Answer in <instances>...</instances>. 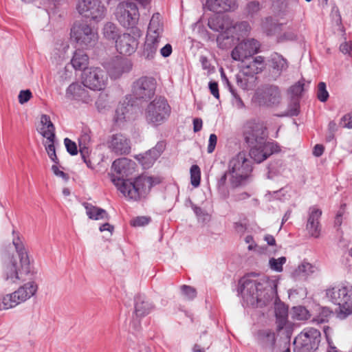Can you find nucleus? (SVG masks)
Returning a JSON list of instances; mask_svg holds the SVG:
<instances>
[{"instance_id":"11","label":"nucleus","mask_w":352,"mask_h":352,"mask_svg":"<svg viewBox=\"0 0 352 352\" xmlns=\"http://www.w3.org/2000/svg\"><path fill=\"white\" fill-rule=\"evenodd\" d=\"M116 16L122 26L133 31L139 21L138 7L133 1L122 2L117 6Z\"/></svg>"},{"instance_id":"26","label":"nucleus","mask_w":352,"mask_h":352,"mask_svg":"<svg viewBox=\"0 0 352 352\" xmlns=\"http://www.w3.org/2000/svg\"><path fill=\"white\" fill-rule=\"evenodd\" d=\"M322 211L315 206L309 208V214L307 223V229L309 233L314 237L318 238L320 236V228L319 219Z\"/></svg>"},{"instance_id":"29","label":"nucleus","mask_w":352,"mask_h":352,"mask_svg":"<svg viewBox=\"0 0 352 352\" xmlns=\"http://www.w3.org/2000/svg\"><path fill=\"white\" fill-rule=\"evenodd\" d=\"M265 67L264 58L261 56H256L248 64L242 67V73L245 76H254L261 73Z\"/></svg>"},{"instance_id":"50","label":"nucleus","mask_w":352,"mask_h":352,"mask_svg":"<svg viewBox=\"0 0 352 352\" xmlns=\"http://www.w3.org/2000/svg\"><path fill=\"white\" fill-rule=\"evenodd\" d=\"M304 82L302 81H298L290 87L289 91L293 96L298 97L304 91Z\"/></svg>"},{"instance_id":"49","label":"nucleus","mask_w":352,"mask_h":352,"mask_svg":"<svg viewBox=\"0 0 352 352\" xmlns=\"http://www.w3.org/2000/svg\"><path fill=\"white\" fill-rule=\"evenodd\" d=\"M150 221V217H147L145 216L137 217L131 221V225L134 227L144 226L148 224Z\"/></svg>"},{"instance_id":"5","label":"nucleus","mask_w":352,"mask_h":352,"mask_svg":"<svg viewBox=\"0 0 352 352\" xmlns=\"http://www.w3.org/2000/svg\"><path fill=\"white\" fill-rule=\"evenodd\" d=\"M326 297L338 306L337 316L340 319H345L352 314V298L349 289L344 285L330 287L325 290Z\"/></svg>"},{"instance_id":"46","label":"nucleus","mask_w":352,"mask_h":352,"mask_svg":"<svg viewBox=\"0 0 352 352\" xmlns=\"http://www.w3.org/2000/svg\"><path fill=\"white\" fill-rule=\"evenodd\" d=\"M317 98L320 102H326L329 98V93L326 89V84L320 82L318 85Z\"/></svg>"},{"instance_id":"52","label":"nucleus","mask_w":352,"mask_h":352,"mask_svg":"<svg viewBox=\"0 0 352 352\" xmlns=\"http://www.w3.org/2000/svg\"><path fill=\"white\" fill-rule=\"evenodd\" d=\"M182 294L188 299H192L196 296V290L188 285H182L181 287Z\"/></svg>"},{"instance_id":"60","label":"nucleus","mask_w":352,"mask_h":352,"mask_svg":"<svg viewBox=\"0 0 352 352\" xmlns=\"http://www.w3.org/2000/svg\"><path fill=\"white\" fill-rule=\"evenodd\" d=\"M128 109L127 107H118L117 109H116V122H118V120H121L122 119H125L126 118V112L128 111Z\"/></svg>"},{"instance_id":"37","label":"nucleus","mask_w":352,"mask_h":352,"mask_svg":"<svg viewBox=\"0 0 352 352\" xmlns=\"http://www.w3.org/2000/svg\"><path fill=\"white\" fill-rule=\"evenodd\" d=\"M103 35L108 40H116L119 36L118 28L114 23L108 22L103 28Z\"/></svg>"},{"instance_id":"58","label":"nucleus","mask_w":352,"mask_h":352,"mask_svg":"<svg viewBox=\"0 0 352 352\" xmlns=\"http://www.w3.org/2000/svg\"><path fill=\"white\" fill-rule=\"evenodd\" d=\"M340 124L344 127L352 129V113H348L343 116Z\"/></svg>"},{"instance_id":"56","label":"nucleus","mask_w":352,"mask_h":352,"mask_svg":"<svg viewBox=\"0 0 352 352\" xmlns=\"http://www.w3.org/2000/svg\"><path fill=\"white\" fill-rule=\"evenodd\" d=\"M162 35L159 34H146V42L154 44L159 47V43L160 42Z\"/></svg>"},{"instance_id":"34","label":"nucleus","mask_w":352,"mask_h":352,"mask_svg":"<svg viewBox=\"0 0 352 352\" xmlns=\"http://www.w3.org/2000/svg\"><path fill=\"white\" fill-rule=\"evenodd\" d=\"M164 31L161 15L159 13L154 14L150 21L147 34L162 35Z\"/></svg>"},{"instance_id":"53","label":"nucleus","mask_w":352,"mask_h":352,"mask_svg":"<svg viewBox=\"0 0 352 352\" xmlns=\"http://www.w3.org/2000/svg\"><path fill=\"white\" fill-rule=\"evenodd\" d=\"M32 92L29 89L22 90L19 94V102L23 104L27 102L32 98Z\"/></svg>"},{"instance_id":"44","label":"nucleus","mask_w":352,"mask_h":352,"mask_svg":"<svg viewBox=\"0 0 352 352\" xmlns=\"http://www.w3.org/2000/svg\"><path fill=\"white\" fill-rule=\"evenodd\" d=\"M226 83L229 87V89L232 94V104L233 107L236 108L237 109H244L245 104H244L243 100L239 97V96L237 95L236 93L234 91V89H232L228 80V79H226Z\"/></svg>"},{"instance_id":"27","label":"nucleus","mask_w":352,"mask_h":352,"mask_svg":"<svg viewBox=\"0 0 352 352\" xmlns=\"http://www.w3.org/2000/svg\"><path fill=\"white\" fill-rule=\"evenodd\" d=\"M37 131L46 140L55 139V127L47 115L41 116Z\"/></svg>"},{"instance_id":"54","label":"nucleus","mask_w":352,"mask_h":352,"mask_svg":"<svg viewBox=\"0 0 352 352\" xmlns=\"http://www.w3.org/2000/svg\"><path fill=\"white\" fill-rule=\"evenodd\" d=\"M217 142V137L215 134L212 133L210 135L209 140H208V145L207 148V151L208 153H212L216 146Z\"/></svg>"},{"instance_id":"14","label":"nucleus","mask_w":352,"mask_h":352,"mask_svg":"<svg viewBox=\"0 0 352 352\" xmlns=\"http://www.w3.org/2000/svg\"><path fill=\"white\" fill-rule=\"evenodd\" d=\"M76 10L84 17L96 22L102 20L107 12V8L100 0H78Z\"/></svg>"},{"instance_id":"30","label":"nucleus","mask_w":352,"mask_h":352,"mask_svg":"<svg viewBox=\"0 0 352 352\" xmlns=\"http://www.w3.org/2000/svg\"><path fill=\"white\" fill-rule=\"evenodd\" d=\"M91 144L90 132L83 131L78 138L79 151L85 163L89 166V161L87 160V157L89 153V146Z\"/></svg>"},{"instance_id":"36","label":"nucleus","mask_w":352,"mask_h":352,"mask_svg":"<svg viewBox=\"0 0 352 352\" xmlns=\"http://www.w3.org/2000/svg\"><path fill=\"white\" fill-rule=\"evenodd\" d=\"M262 30L268 36L274 35L280 29V25L276 24L272 17H266L261 23Z\"/></svg>"},{"instance_id":"17","label":"nucleus","mask_w":352,"mask_h":352,"mask_svg":"<svg viewBox=\"0 0 352 352\" xmlns=\"http://www.w3.org/2000/svg\"><path fill=\"white\" fill-rule=\"evenodd\" d=\"M133 34L124 33L119 35L116 40L117 51L123 55H131L134 53L138 45V39L142 36V32L138 28H135Z\"/></svg>"},{"instance_id":"47","label":"nucleus","mask_w":352,"mask_h":352,"mask_svg":"<svg viewBox=\"0 0 352 352\" xmlns=\"http://www.w3.org/2000/svg\"><path fill=\"white\" fill-rule=\"evenodd\" d=\"M137 160L140 162L144 169L149 168L155 162H151V155H148L146 152L144 154H140L136 157Z\"/></svg>"},{"instance_id":"64","label":"nucleus","mask_w":352,"mask_h":352,"mask_svg":"<svg viewBox=\"0 0 352 352\" xmlns=\"http://www.w3.org/2000/svg\"><path fill=\"white\" fill-rule=\"evenodd\" d=\"M199 61L201 63L203 69L208 70L210 69V63L208 58L205 56H201L199 57Z\"/></svg>"},{"instance_id":"2","label":"nucleus","mask_w":352,"mask_h":352,"mask_svg":"<svg viewBox=\"0 0 352 352\" xmlns=\"http://www.w3.org/2000/svg\"><path fill=\"white\" fill-rule=\"evenodd\" d=\"M252 164L245 151H240L228 162V169L217 180V188L223 198L229 196L230 188L245 184L252 171Z\"/></svg>"},{"instance_id":"1","label":"nucleus","mask_w":352,"mask_h":352,"mask_svg":"<svg viewBox=\"0 0 352 352\" xmlns=\"http://www.w3.org/2000/svg\"><path fill=\"white\" fill-rule=\"evenodd\" d=\"M117 175H112L111 180L126 198L138 201L144 198L153 185V178L141 175L134 179H126L133 175L136 168L134 161L123 157L116 160L111 166Z\"/></svg>"},{"instance_id":"55","label":"nucleus","mask_w":352,"mask_h":352,"mask_svg":"<svg viewBox=\"0 0 352 352\" xmlns=\"http://www.w3.org/2000/svg\"><path fill=\"white\" fill-rule=\"evenodd\" d=\"M247 10L249 14H254L260 10V5L258 1H252L247 5Z\"/></svg>"},{"instance_id":"8","label":"nucleus","mask_w":352,"mask_h":352,"mask_svg":"<svg viewBox=\"0 0 352 352\" xmlns=\"http://www.w3.org/2000/svg\"><path fill=\"white\" fill-rule=\"evenodd\" d=\"M171 108L164 98H157L151 102L145 109L146 122L153 126L161 125L170 116Z\"/></svg>"},{"instance_id":"6","label":"nucleus","mask_w":352,"mask_h":352,"mask_svg":"<svg viewBox=\"0 0 352 352\" xmlns=\"http://www.w3.org/2000/svg\"><path fill=\"white\" fill-rule=\"evenodd\" d=\"M38 289L35 281H29L20 286L16 291L0 298V309L15 307L35 296Z\"/></svg>"},{"instance_id":"16","label":"nucleus","mask_w":352,"mask_h":352,"mask_svg":"<svg viewBox=\"0 0 352 352\" xmlns=\"http://www.w3.org/2000/svg\"><path fill=\"white\" fill-rule=\"evenodd\" d=\"M156 82L153 78L141 77L132 85V96L138 100H150L155 94Z\"/></svg>"},{"instance_id":"62","label":"nucleus","mask_w":352,"mask_h":352,"mask_svg":"<svg viewBox=\"0 0 352 352\" xmlns=\"http://www.w3.org/2000/svg\"><path fill=\"white\" fill-rule=\"evenodd\" d=\"M173 52V48L170 44L167 43L162 48L160 49V54L164 57H168Z\"/></svg>"},{"instance_id":"31","label":"nucleus","mask_w":352,"mask_h":352,"mask_svg":"<svg viewBox=\"0 0 352 352\" xmlns=\"http://www.w3.org/2000/svg\"><path fill=\"white\" fill-rule=\"evenodd\" d=\"M82 206L86 210V214L91 219L100 220L109 219V216L105 210L93 206L91 204L84 202Z\"/></svg>"},{"instance_id":"12","label":"nucleus","mask_w":352,"mask_h":352,"mask_svg":"<svg viewBox=\"0 0 352 352\" xmlns=\"http://www.w3.org/2000/svg\"><path fill=\"white\" fill-rule=\"evenodd\" d=\"M81 79L87 88L100 91L105 88L108 76L105 69L99 67H91L83 70Z\"/></svg>"},{"instance_id":"24","label":"nucleus","mask_w":352,"mask_h":352,"mask_svg":"<svg viewBox=\"0 0 352 352\" xmlns=\"http://www.w3.org/2000/svg\"><path fill=\"white\" fill-rule=\"evenodd\" d=\"M206 8L212 12H232L238 8L236 0H207Z\"/></svg>"},{"instance_id":"28","label":"nucleus","mask_w":352,"mask_h":352,"mask_svg":"<svg viewBox=\"0 0 352 352\" xmlns=\"http://www.w3.org/2000/svg\"><path fill=\"white\" fill-rule=\"evenodd\" d=\"M154 309L153 304L144 296H137L135 299V314L142 318L149 314Z\"/></svg>"},{"instance_id":"40","label":"nucleus","mask_w":352,"mask_h":352,"mask_svg":"<svg viewBox=\"0 0 352 352\" xmlns=\"http://www.w3.org/2000/svg\"><path fill=\"white\" fill-rule=\"evenodd\" d=\"M158 47L146 41L144 43L142 56L147 60H153L157 52Z\"/></svg>"},{"instance_id":"51","label":"nucleus","mask_w":352,"mask_h":352,"mask_svg":"<svg viewBox=\"0 0 352 352\" xmlns=\"http://www.w3.org/2000/svg\"><path fill=\"white\" fill-rule=\"evenodd\" d=\"M64 144L67 151L72 155H76L78 153V148L76 144L70 139L66 138L64 140Z\"/></svg>"},{"instance_id":"10","label":"nucleus","mask_w":352,"mask_h":352,"mask_svg":"<svg viewBox=\"0 0 352 352\" xmlns=\"http://www.w3.org/2000/svg\"><path fill=\"white\" fill-rule=\"evenodd\" d=\"M321 333L314 327L305 328L294 339V352H314L320 342Z\"/></svg>"},{"instance_id":"42","label":"nucleus","mask_w":352,"mask_h":352,"mask_svg":"<svg viewBox=\"0 0 352 352\" xmlns=\"http://www.w3.org/2000/svg\"><path fill=\"white\" fill-rule=\"evenodd\" d=\"M201 171L197 165H192L190 168V183L194 187H198L200 184Z\"/></svg>"},{"instance_id":"48","label":"nucleus","mask_w":352,"mask_h":352,"mask_svg":"<svg viewBox=\"0 0 352 352\" xmlns=\"http://www.w3.org/2000/svg\"><path fill=\"white\" fill-rule=\"evenodd\" d=\"M192 208L194 212L195 213L197 217L198 218L199 221L205 222L208 221L210 220L209 214L200 207L197 206L195 204H192Z\"/></svg>"},{"instance_id":"4","label":"nucleus","mask_w":352,"mask_h":352,"mask_svg":"<svg viewBox=\"0 0 352 352\" xmlns=\"http://www.w3.org/2000/svg\"><path fill=\"white\" fill-rule=\"evenodd\" d=\"M12 243L19 255V264L13 257L9 258L3 265V278L9 283H16L19 280H25L23 274L30 272V259L28 252L20 238L19 233L12 230Z\"/></svg>"},{"instance_id":"43","label":"nucleus","mask_w":352,"mask_h":352,"mask_svg":"<svg viewBox=\"0 0 352 352\" xmlns=\"http://www.w3.org/2000/svg\"><path fill=\"white\" fill-rule=\"evenodd\" d=\"M286 257L281 256L278 258H271L269 261L270 267L277 272L283 271V265L286 263Z\"/></svg>"},{"instance_id":"45","label":"nucleus","mask_w":352,"mask_h":352,"mask_svg":"<svg viewBox=\"0 0 352 352\" xmlns=\"http://www.w3.org/2000/svg\"><path fill=\"white\" fill-rule=\"evenodd\" d=\"M314 267L311 263L303 262L298 265L295 272L298 275L307 276L314 272Z\"/></svg>"},{"instance_id":"9","label":"nucleus","mask_w":352,"mask_h":352,"mask_svg":"<svg viewBox=\"0 0 352 352\" xmlns=\"http://www.w3.org/2000/svg\"><path fill=\"white\" fill-rule=\"evenodd\" d=\"M71 38L82 48H91L96 45L98 39L97 32L87 22L76 21L71 29Z\"/></svg>"},{"instance_id":"22","label":"nucleus","mask_w":352,"mask_h":352,"mask_svg":"<svg viewBox=\"0 0 352 352\" xmlns=\"http://www.w3.org/2000/svg\"><path fill=\"white\" fill-rule=\"evenodd\" d=\"M131 69V64L129 60L122 58H116L107 64L106 71L111 78L116 79Z\"/></svg>"},{"instance_id":"7","label":"nucleus","mask_w":352,"mask_h":352,"mask_svg":"<svg viewBox=\"0 0 352 352\" xmlns=\"http://www.w3.org/2000/svg\"><path fill=\"white\" fill-rule=\"evenodd\" d=\"M239 289L243 300L252 306L262 307L269 298L266 296L263 284L256 280H243Z\"/></svg>"},{"instance_id":"32","label":"nucleus","mask_w":352,"mask_h":352,"mask_svg":"<svg viewBox=\"0 0 352 352\" xmlns=\"http://www.w3.org/2000/svg\"><path fill=\"white\" fill-rule=\"evenodd\" d=\"M270 62L271 67L277 76H280L281 72L286 70L288 67L287 60L276 52L271 54Z\"/></svg>"},{"instance_id":"21","label":"nucleus","mask_w":352,"mask_h":352,"mask_svg":"<svg viewBox=\"0 0 352 352\" xmlns=\"http://www.w3.org/2000/svg\"><path fill=\"white\" fill-rule=\"evenodd\" d=\"M82 82H73L67 88L65 96L69 100L89 103L92 100L91 97Z\"/></svg>"},{"instance_id":"39","label":"nucleus","mask_w":352,"mask_h":352,"mask_svg":"<svg viewBox=\"0 0 352 352\" xmlns=\"http://www.w3.org/2000/svg\"><path fill=\"white\" fill-rule=\"evenodd\" d=\"M166 147L165 142L163 141L159 142L157 144L151 149L146 151L148 155H151V162H155V160L161 155L162 152L164 151Z\"/></svg>"},{"instance_id":"13","label":"nucleus","mask_w":352,"mask_h":352,"mask_svg":"<svg viewBox=\"0 0 352 352\" xmlns=\"http://www.w3.org/2000/svg\"><path fill=\"white\" fill-rule=\"evenodd\" d=\"M252 100L260 107L276 106L281 100L280 91L276 85H265L256 90Z\"/></svg>"},{"instance_id":"41","label":"nucleus","mask_w":352,"mask_h":352,"mask_svg":"<svg viewBox=\"0 0 352 352\" xmlns=\"http://www.w3.org/2000/svg\"><path fill=\"white\" fill-rule=\"evenodd\" d=\"M54 140L55 139H50L49 140H46L44 142V146L45 147V150L47 153L49 157L53 161L54 163H58V159L56 154V150L54 146Z\"/></svg>"},{"instance_id":"3","label":"nucleus","mask_w":352,"mask_h":352,"mask_svg":"<svg viewBox=\"0 0 352 352\" xmlns=\"http://www.w3.org/2000/svg\"><path fill=\"white\" fill-rule=\"evenodd\" d=\"M208 25L212 30L219 32L216 41L222 50L230 47L235 40L248 36L251 30L247 21L233 23L229 17L221 16L210 17Z\"/></svg>"},{"instance_id":"25","label":"nucleus","mask_w":352,"mask_h":352,"mask_svg":"<svg viewBox=\"0 0 352 352\" xmlns=\"http://www.w3.org/2000/svg\"><path fill=\"white\" fill-rule=\"evenodd\" d=\"M258 340L263 349L269 352H274L276 336L271 329H263L258 332Z\"/></svg>"},{"instance_id":"19","label":"nucleus","mask_w":352,"mask_h":352,"mask_svg":"<svg viewBox=\"0 0 352 352\" xmlns=\"http://www.w3.org/2000/svg\"><path fill=\"white\" fill-rule=\"evenodd\" d=\"M276 331L284 332L289 336L294 329V324L288 320V307L281 302H276L274 305Z\"/></svg>"},{"instance_id":"20","label":"nucleus","mask_w":352,"mask_h":352,"mask_svg":"<svg viewBox=\"0 0 352 352\" xmlns=\"http://www.w3.org/2000/svg\"><path fill=\"white\" fill-rule=\"evenodd\" d=\"M107 145L111 153L118 155H127L131 152V141L122 133L109 136Z\"/></svg>"},{"instance_id":"61","label":"nucleus","mask_w":352,"mask_h":352,"mask_svg":"<svg viewBox=\"0 0 352 352\" xmlns=\"http://www.w3.org/2000/svg\"><path fill=\"white\" fill-rule=\"evenodd\" d=\"M208 85L211 94H212L214 98L218 99L219 98V93L217 82L210 81Z\"/></svg>"},{"instance_id":"38","label":"nucleus","mask_w":352,"mask_h":352,"mask_svg":"<svg viewBox=\"0 0 352 352\" xmlns=\"http://www.w3.org/2000/svg\"><path fill=\"white\" fill-rule=\"evenodd\" d=\"M332 316V311L327 307H321L318 315L314 318L313 321L317 324L327 322Z\"/></svg>"},{"instance_id":"63","label":"nucleus","mask_w":352,"mask_h":352,"mask_svg":"<svg viewBox=\"0 0 352 352\" xmlns=\"http://www.w3.org/2000/svg\"><path fill=\"white\" fill-rule=\"evenodd\" d=\"M285 170H286V168L282 164H280V166L278 167V168H276V166L273 164L270 165V171L273 172L274 173L284 175Z\"/></svg>"},{"instance_id":"57","label":"nucleus","mask_w":352,"mask_h":352,"mask_svg":"<svg viewBox=\"0 0 352 352\" xmlns=\"http://www.w3.org/2000/svg\"><path fill=\"white\" fill-rule=\"evenodd\" d=\"M340 50L344 54L352 56V41L344 42L340 45Z\"/></svg>"},{"instance_id":"33","label":"nucleus","mask_w":352,"mask_h":352,"mask_svg":"<svg viewBox=\"0 0 352 352\" xmlns=\"http://www.w3.org/2000/svg\"><path fill=\"white\" fill-rule=\"evenodd\" d=\"M88 56L81 50H76L71 60V63L75 69H86L88 64Z\"/></svg>"},{"instance_id":"59","label":"nucleus","mask_w":352,"mask_h":352,"mask_svg":"<svg viewBox=\"0 0 352 352\" xmlns=\"http://www.w3.org/2000/svg\"><path fill=\"white\" fill-rule=\"evenodd\" d=\"M298 104L294 102L293 107L289 109L286 112L281 114L280 116H295L298 114Z\"/></svg>"},{"instance_id":"18","label":"nucleus","mask_w":352,"mask_h":352,"mask_svg":"<svg viewBox=\"0 0 352 352\" xmlns=\"http://www.w3.org/2000/svg\"><path fill=\"white\" fill-rule=\"evenodd\" d=\"M260 44L258 41L250 38L239 43L232 51L231 56L236 61L244 62L245 60L256 54Z\"/></svg>"},{"instance_id":"35","label":"nucleus","mask_w":352,"mask_h":352,"mask_svg":"<svg viewBox=\"0 0 352 352\" xmlns=\"http://www.w3.org/2000/svg\"><path fill=\"white\" fill-rule=\"evenodd\" d=\"M290 315L293 320L298 321L307 320L311 316L309 311L301 305L292 307Z\"/></svg>"},{"instance_id":"23","label":"nucleus","mask_w":352,"mask_h":352,"mask_svg":"<svg viewBox=\"0 0 352 352\" xmlns=\"http://www.w3.org/2000/svg\"><path fill=\"white\" fill-rule=\"evenodd\" d=\"M249 155L253 159L256 163H261L268 157H270L272 151V145L266 141L262 142V144H252Z\"/></svg>"},{"instance_id":"15","label":"nucleus","mask_w":352,"mask_h":352,"mask_svg":"<svg viewBox=\"0 0 352 352\" xmlns=\"http://www.w3.org/2000/svg\"><path fill=\"white\" fill-rule=\"evenodd\" d=\"M243 137L249 145L262 144L267 134L263 124L252 119L247 120L242 127Z\"/></svg>"}]
</instances>
